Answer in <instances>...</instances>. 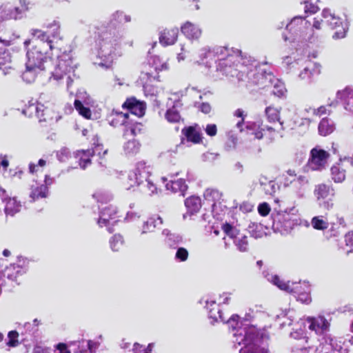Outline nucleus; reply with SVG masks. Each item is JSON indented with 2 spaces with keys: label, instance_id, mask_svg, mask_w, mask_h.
<instances>
[{
  "label": "nucleus",
  "instance_id": "5fc2aeb1",
  "mask_svg": "<svg viewBox=\"0 0 353 353\" xmlns=\"http://www.w3.org/2000/svg\"><path fill=\"white\" fill-rule=\"evenodd\" d=\"M97 202L105 203L110 201L112 198V194L105 190H98L92 194Z\"/></svg>",
  "mask_w": 353,
  "mask_h": 353
},
{
  "label": "nucleus",
  "instance_id": "a878e982",
  "mask_svg": "<svg viewBox=\"0 0 353 353\" xmlns=\"http://www.w3.org/2000/svg\"><path fill=\"white\" fill-rule=\"evenodd\" d=\"M0 44L3 46H10V41L0 39ZM11 56L4 48L0 47V70H1L4 74H8L12 70L10 65Z\"/></svg>",
  "mask_w": 353,
  "mask_h": 353
},
{
  "label": "nucleus",
  "instance_id": "72a5a7b5",
  "mask_svg": "<svg viewBox=\"0 0 353 353\" xmlns=\"http://www.w3.org/2000/svg\"><path fill=\"white\" fill-rule=\"evenodd\" d=\"M48 194V188L45 184H33L31 185L30 192V198L31 201H34L39 199L46 198Z\"/></svg>",
  "mask_w": 353,
  "mask_h": 353
},
{
  "label": "nucleus",
  "instance_id": "a18cd8bd",
  "mask_svg": "<svg viewBox=\"0 0 353 353\" xmlns=\"http://www.w3.org/2000/svg\"><path fill=\"white\" fill-rule=\"evenodd\" d=\"M110 20L112 23H117L119 24H123L130 22L131 17L123 11L117 10L111 14Z\"/></svg>",
  "mask_w": 353,
  "mask_h": 353
},
{
  "label": "nucleus",
  "instance_id": "8fccbe9b",
  "mask_svg": "<svg viewBox=\"0 0 353 353\" xmlns=\"http://www.w3.org/2000/svg\"><path fill=\"white\" fill-rule=\"evenodd\" d=\"M148 63L157 72L167 69V64L162 62L158 56H151L148 59Z\"/></svg>",
  "mask_w": 353,
  "mask_h": 353
},
{
  "label": "nucleus",
  "instance_id": "7c9ffc66",
  "mask_svg": "<svg viewBox=\"0 0 353 353\" xmlns=\"http://www.w3.org/2000/svg\"><path fill=\"white\" fill-rule=\"evenodd\" d=\"M163 224L162 219L158 215H153L144 221L141 228V234L154 232L155 229Z\"/></svg>",
  "mask_w": 353,
  "mask_h": 353
},
{
  "label": "nucleus",
  "instance_id": "dca6fc26",
  "mask_svg": "<svg viewBox=\"0 0 353 353\" xmlns=\"http://www.w3.org/2000/svg\"><path fill=\"white\" fill-rule=\"evenodd\" d=\"M257 72L261 75L263 79L260 78L259 83H253L254 85L268 86L269 84L272 86L273 89L272 92L274 95L279 97H282L286 92V89L283 82L280 81L279 79L275 78L273 74L270 72L263 73L259 68L257 67Z\"/></svg>",
  "mask_w": 353,
  "mask_h": 353
},
{
  "label": "nucleus",
  "instance_id": "680f3d73",
  "mask_svg": "<svg viewBox=\"0 0 353 353\" xmlns=\"http://www.w3.org/2000/svg\"><path fill=\"white\" fill-rule=\"evenodd\" d=\"M278 188L279 186L274 181H269L265 184V187L263 189L266 194L272 195Z\"/></svg>",
  "mask_w": 353,
  "mask_h": 353
},
{
  "label": "nucleus",
  "instance_id": "ea45409f",
  "mask_svg": "<svg viewBox=\"0 0 353 353\" xmlns=\"http://www.w3.org/2000/svg\"><path fill=\"white\" fill-rule=\"evenodd\" d=\"M335 130V124L328 118H323L319 124V132L322 136H327Z\"/></svg>",
  "mask_w": 353,
  "mask_h": 353
},
{
  "label": "nucleus",
  "instance_id": "e2e57ef3",
  "mask_svg": "<svg viewBox=\"0 0 353 353\" xmlns=\"http://www.w3.org/2000/svg\"><path fill=\"white\" fill-rule=\"evenodd\" d=\"M19 336V334L16 331H10L8 334V341L7 343V345L10 347H15L18 345V340L17 338Z\"/></svg>",
  "mask_w": 353,
  "mask_h": 353
},
{
  "label": "nucleus",
  "instance_id": "4c0bfd02",
  "mask_svg": "<svg viewBox=\"0 0 353 353\" xmlns=\"http://www.w3.org/2000/svg\"><path fill=\"white\" fill-rule=\"evenodd\" d=\"M307 23L305 19L301 16L294 17L289 23L286 24V29L290 32L297 34L303 27Z\"/></svg>",
  "mask_w": 353,
  "mask_h": 353
},
{
  "label": "nucleus",
  "instance_id": "37998d69",
  "mask_svg": "<svg viewBox=\"0 0 353 353\" xmlns=\"http://www.w3.org/2000/svg\"><path fill=\"white\" fill-rule=\"evenodd\" d=\"M92 148L90 149L92 155H98L100 157H104L108 153V149H104L103 145L99 141V138L97 135H94L92 139Z\"/></svg>",
  "mask_w": 353,
  "mask_h": 353
},
{
  "label": "nucleus",
  "instance_id": "e433bc0d",
  "mask_svg": "<svg viewBox=\"0 0 353 353\" xmlns=\"http://www.w3.org/2000/svg\"><path fill=\"white\" fill-rule=\"evenodd\" d=\"M342 163L339 161V163L333 165L330 169L332 179L335 183H341L345 179V170L341 166Z\"/></svg>",
  "mask_w": 353,
  "mask_h": 353
},
{
  "label": "nucleus",
  "instance_id": "f8f14e48",
  "mask_svg": "<svg viewBox=\"0 0 353 353\" xmlns=\"http://www.w3.org/2000/svg\"><path fill=\"white\" fill-rule=\"evenodd\" d=\"M30 33L34 39L33 40H26L23 42L25 47L32 44L41 43L43 48L44 49L51 50L54 48H57L61 50L59 40L54 36H53V39H50V36L47 34L46 32L39 29H32Z\"/></svg>",
  "mask_w": 353,
  "mask_h": 353
},
{
  "label": "nucleus",
  "instance_id": "b1692460",
  "mask_svg": "<svg viewBox=\"0 0 353 353\" xmlns=\"http://www.w3.org/2000/svg\"><path fill=\"white\" fill-rule=\"evenodd\" d=\"M336 99L339 100L343 108L353 114V88L346 87L336 92Z\"/></svg>",
  "mask_w": 353,
  "mask_h": 353
},
{
  "label": "nucleus",
  "instance_id": "412c9836",
  "mask_svg": "<svg viewBox=\"0 0 353 353\" xmlns=\"http://www.w3.org/2000/svg\"><path fill=\"white\" fill-rule=\"evenodd\" d=\"M234 115L236 117L243 118L244 115V112L241 109H237ZM243 125V119H242L241 121H239L236 123V127L239 129L240 132L245 131L248 134L254 135V137L257 139H261L263 138V134L262 130L264 129H260V126L259 124L252 122H247L245 124V129L242 128Z\"/></svg>",
  "mask_w": 353,
  "mask_h": 353
},
{
  "label": "nucleus",
  "instance_id": "c03bdc74",
  "mask_svg": "<svg viewBox=\"0 0 353 353\" xmlns=\"http://www.w3.org/2000/svg\"><path fill=\"white\" fill-rule=\"evenodd\" d=\"M268 228V226H264L261 223H252L249 225V232L252 236L255 239H259L266 234L265 230Z\"/></svg>",
  "mask_w": 353,
  "mask_h": 353
},
{
  "label": "nucleus",
  "instance_id": "9d476101",
  "mask_svg": "<svg viewBox=\"0 0 353 353\" xmlns=\"http://www.w3.org/2000/svg\"><path fill=\"white\" fill-rule=\"evenodd\" d=\"M321 17L332 29L336 30L333 38L343 39L346 36L348 30V23L347 21H342V19L332 13L329 8L323 10Z\"/></svg>",
  "mask_w": 353,
  "mask_h": 353
},
{
  "label": "nucleus",
  "instance_id": "bb28decb",
  "mask_svg": "<svg viewBox=\"0 0 353 353\" xmlns=\"http://www.w3.org/2000/svg\"><path fill=\"white\" fill-rule=\"evenodd\" d=\"M205 308L208 312L209 319H212L211 323L213 324L214 322L219 321L225 322V319L223 316V313L220 309V305L216 304L214 300H205Z\"/></svg>",
  "mask_w": 353,
  "mask_h": 353
},
{
  "label": "nucleus",
  "instance_id": "f03ea898",
  "mask_svg": "<svg viewBox=\"0 0 353 353\" xmlns=\"http://www.w3.org/2000/svg\"><path fill=\"white\" fill-rule=\"evenodd\" d=\"M239 319L238 315L233 314L226 322L234 332V347H236V345H243L239 353H268V337L247 321L239 322Z\"/></svg>",
  "mask_w": 353,
  "mask_h": 353
},
{
  "label": "nucleus",
  "instance_id": "79ce46f5",
  "mask_svg": "<svg viewBox=\"0 0 353 353\" xmlns=\"http://www.w3.org/2000/svg\"><path fill=\"white\" fill-rule=\"evenodd\" d=\"M140 148V143L136 139H132L124 143L123 151L128 156H134L139 153Z\"/></svg>",
  "mask_w": 353,
  "mask_h": 353
},
{
  "label": "nucleus",
  "instance_id": "49530a36",
  "mask_svg": "<svg viewBox=\"0 0 353 353\" xmlns=\"http://www.w3.org/2000/svg\"><path fill=\"white\" fill-rule=\"evenodd\" d=\"M331 191H332V189L330 186L325 184H319L315 188L314 194L319 201L321 199L327 198Z\"/></svg>",
  "mask_w": 353,
  "mask_h": 353
},
{
  "label": "nucleus",
  "instance_id": "9b49d317",
  "mask_svg": "<svg viewBox=\"0 0 353 353\" xmlns=\"http://www.w3.org/2000/svg\"><path fill=\"white\" fill-rule=\"evenodd\" d=\"M228 54V49L222 46L204 47L199 50V63L207 68H210L212 64L218 63L220 57Z\"/></svg>",
  "mask_w": 353,
  "mask_h": 353
},
{
  "label": "nucleus",
  "instance_id": "4d7b16f0",
  "mask_svg": "<svg viewBox=\"0 0 353 353\" xmlns=\"http://www.w3.org/2000/svg\"><path fill=\"white\" fill-rule=\"evenodd\" d=\"M156 77L153 76L150 72H142L140 76V80L143 82V86L145 92H149L148 88L149 83L152 81V79H155Z\"/></svg>",
  "mask_w": 353,
  "mask_h": 353
},
{
  "label": "nucleus",
  "instance_id": "a211bd4d",
  "mask_svg": "<svg viewBox=\"0 0 353 353\" xmlns=\"http://www.w3.org/2000/svg\"><path fill=\"white\" fill-rule=\"evenodd\" d=\"M92 102V99L84 90H79L75 95L74 106L80 115L85 119H90L91 111L85 105H89Z\"/></svg>",
  "mask_w": 353,
  "mask_h": 353
},
{
  "label": "nucleus",
  "instance_id": "20e7f679",
  "mask_svg": "<svg viewBox=\"0 0 353 353\" xmlns=\"http://www.w3.org/2000/svg\"><path fill=\"white\" fill-rule=\"evenodd\" d=\"M42 43L30 45L26 48V70L22 74L23 79L28 82L34 81L38 75L45 70V63L49 57L50 50L43 48Z\"/></svg>",
  "mask_w": 353,
  "mask_h": 353
},
{
  "label": "nucleus",
  "instance_id": "473e14b6",
  "mask_svg": "<svg viewBox=\"0 0 353 353\" xmlns=\"http://www.w3.org/2000/svg\"><path fill=\"white\" fill-rule=\"evenodd\" d=\"M179 30L177 28L170 30H164L159 36V42L163 46L174 44L178 37Z\"/></svg>",
  "mask_w": 353,
  "mask_h": 353
},
{
  "label": "nucleus",
  "instance_id": "f257e3e1",
  "mask_svg": "<svg viewBox=\"0 0 353 353\" xmlns=\"http://www.w3.org/2000/svg\"><path fill=\"white\" fill-rule=\"evenodd\" d=\"M258 61L247 54H230L220 57L216 65V71L223 75L236 77L239 81H247L250 83H259L260 78L257 72Z\"/></svg>",
  "mask_w": 353,
  "mask_h": 353
},
{
  "label": "nucleus",
  "instance_id": "6e6552de",
  "mask_svg": "<svg viewBox=\"0 0 353 353\" xmlns=\"http://www.w3.org/2000/svg\"><path fill=\"white\" fill-rule=\"evenodd\" d=\"M48 96L45 94H41L38 101H30L26 105L22 113L29 117L36 116L39 122L42 121H58L61 116L58 112H54L50 110L49 106H46L43 102L46 101Z\"/></svg>",
  "mask_w": 353,
  "mask_h": 353
},
{
  "label": "nucleus",
  "instance_id": "603ef678",
  "mask_svg": "<svg viewBox=\"0 0 353 353\" xmlns=\"http://www.w3.org/2000/svg\"><path fill=\"white\" fill-rule=\"evenodd\" d=\"M203 196L208 201L215 202L219 201L221 193L216 189L208 188L204 192Z\"/></svg>",
  "mask_w": 353,
  "mask_h": 353
},
{
  "label": "nucleus",
  "instance_id": "774afa93",
  "mask_svg": "<svg viewBox=\"0 0 353 353\" xmlns=\"http://www.w3.org/2000/svg\"><path fill=\"white\" fill-rule=\"evenodd\" d=\"M319 10V7L313 3L305 1L304 10L305 13L314 14Z\"/></svg>",
  "mask_w": 353,
  "mask_h": 353
},
{
  "label": "nucleus",
  "instance_id": "5701e85b",
  "mask_svg": "<svg viewBox=\"0 0 353 353\" xmlns=\"http://www.w3.org/2000/svg\"><path fill=\"white\" fill-rule=\"evenodd\" d=\"M66 74V59L64 54L58 57L54 63L53 70L50 72L49 81L54 80L59 82L63 80Z\"/></svg>",
  "mask_w": 353,
  "mask_h": 353
},
{
  "label": "nucleus",
  "instance_id": "cd10ccee",
  "mask_svg": "<svg viewBox=\"0 0 353 353\" xmlns=\"http://www.w3.org/2000/svg\"><path fill=\"white\" fill-rule=\"evenodd\" d=\"M181 32L190 40H197L200 38L202 30L199 26L186 21L181 27Z\"/></svg>",
  "mask_w": 353,
  "mask_h": 353
},
{
  "label": "nucleus",
  "instance_id": "393cba45",
  "mask_svg": "<svg viewBox=\"0 0 353 353\" xmlns=\"http://www.w3.org/2000/svg\"><path fill=\"white\" fill-rule=\"evenodd\" d=\"M23 11L22 8H19L9 3L3 4L0 6V22L10 19H18L21 17Z\"/></svg>",
  "mask_w": 353,
  "mask_h": 353
},
{
  "label": "nucleus",
  "instance_id": "f704fd0d",
  "mask_svg": "<svg viewBox=\"0 0 353 353\" xmlns=\"http://www.w3.org/2000/svg\"><path fill=\"white\" fill-rule=\"evenodd\" d=\"M162 234L165 236V242L170 248L176 249L183 243V237L180 234L172 233L169 230L165 229Z\"/></svg>",
  "mask_w": 353,
  "mask_h": 353
},
{
  "label": "nucleus",
  "instance_id": "2f4dec72",
  "mask_svg": "<svg viewBox=\"0 0 353 353\" xmlns=\"http://www.w3.org/2000/svg\"><path fill=\"white\" fill-rule=\"evenodd\" d=\"M165 188L168 190H170L173 193H179L182 196H185L188 188V185L183 179L169 181L165 184Z\"/></svg>",
  "mask_w": 353,
  "mask_h": 353
},
{
  "label": "nucleus",
  "instance_id": "c756f323",
  "mask_svg": "<svg viewBox=\"0 0 353 353\" xmlns=\"http://www.w3.org/2000/svg\"><path fill=\"white\" fill-rule=\"evenodd\" d=\"M92 157L91 150H78L74 154V159L78 163L80 168L85 170L92 163L91 157Z\"/></svg>",
  "mask_w": 353,
  "mask_h": 353
},
{
  "label": "nucleus",
  "instance_id": "4be33fe9",
  "mask_svg": "<svg viewBox=\"0 0 353 353\" xmlns=\"http://www.w3.org/2000/svg\"><path fill=\"white\" fill-rule=\"evenodd\" d=\"M303 324L305 327L307 326L310 330L314 331L318 334H324L330 326L329 322L323 316L308 317Z\"/></svg>",
  "mask_w": 353,
  "mask_h": 353
},
{
  "label": "nucleus",
  "instance_id": "c85d7f7f",
  "mask_svg": "<svg viewBox=\"0 0 353 353\" xmlns=\"http://www.w3.org/2000/svg\"><path fill=\"white\" fill-rule=\"evenodd\" d=\"M122 107L128 108L132 114L139 117L144 114L145 110V104L138 101L135 98L127 99L122 105Z\"/></svg>",
  "mask_w": 353,
  "mask_h": 353
},
{
  "label": "nucleus",
  "instance_id": "338daca9",
  "mask_svg": "<svg viewBox=\"0 0 353 353\" xmlns=\"http://www.w3.org/2000/svg\"><path fill=\"white\" fill-rule=\"evenodd\" d=\"M305 111L307 112H311L313 115L321 117L326 114L327 109L325 106L322 105L318 108H310L308 109H305Z\"/></svg>",
  "mask_w": 353,
  "mask_h": 353
},
{
  "label": "nucleus",
  "instance_id": "7ed1b4c3",
  "mask_svg": "<svg viewBox=\"0 0 353 353\" xmlns=\"http://www.w3.org/2000/svg\"><path fill=\"white\" fill-rule=\"evenodd\" d=\"M125 36L126 32L124 30L112 26L104 27L99 32L96 41L98 56L105 61V63H99V65L109 67L112 61L113 54L121 46L122 41L125 45L132 46V40L124 41Z\"/></svg>",
  "mask_w": 353,
  "mask_h": 353
},
{
  "label": "nucleus",
  "instance_id": "864d4df0",
  "mask_svg": "<svg viewBox=\"0 0 353 353\" xmlns=\"http://www.w3.org/2000/svg\"><path fill=\"white\" fill-rule=\"evenodd\" d=\"M141 129L139 124L128 123V122L124 125L123 135L125 137L129 136H136Z\"/></svg>",
  "mask_w": 353,
  "mask_h": 353
},
{
  "label": "nucleus",
  "instance_id": "13d9d810",
  "mask_svg": "<svg viewBox=\"0 0 353 353\" xmlns=\"http://www.w3.org/2000/svg\"><path fill=\"white\" fill-rule=\"evenodd\" d=\"M128 114L122 112L117 114L116 118H114L110 124L114 127L118 125H125L127 123Z\"/></svg>",
  "mask_w": 353,
  "mask_h": 353
},
{
  "label": "nucleus",
  "instance_id": "39448f33",
  "mask_svg": "<svg viewBox=\"0 0 353 353\" xmlns=\"http://www.w3.org/2000/svg\"><path fill=\"white\" fill-rule=\"evenodd\" d=\"M272 229L282 235L290 234L295 226L301 223V220L295 208L278 210L276 208L271 214Z\"/></svg>",
  "mask_w": 353,
  "mask_h": 353
},
{
  "label": "nucleus",
  "instance_id": "3c124183",
  "mask_svg": "<svg viewBox=\"0 0 353 353\" xmlns=\"http://www.w3.org/2000/svg\"><path fill=\"white\" fill-rule=\"evenodd\" d=\"M265 114L270 123L279 121L280 125L282 127L283 122L279 120V112L276 108L271 106L267 107L265 109Z\"/></svg>",
  "mask_w": 353,
  "mask_h": 353
},
{
  "label": "nucleus",
  "instance_id": "09e8293b",
  "mask_svg": "<svg viewBox=\"0 0 353 353\" xmlns=\"http://www.w3.org/2000/svg\"><path fill=\"white\" fill-rule=\"evenodd\" d=\"M311 225L314 229L319 230H324L329 226L327 220L324 219L323 216H316L312 219Z\"/></svg>",
  "mask_w": 353,
  "mask_h": 353
},
{
  "label": "nucleus",
  "instance_id": "1a4fd4ad",
  "mask_svg": "<svg viewBox=\"0 0 353 353\" xmlns=\"http://www.w3.org/2000/svg\"><path fill=\"white\" fill-rule=\"evenodd\" d=\"M221 229L225 234L233 241V243L239 252L248 250V236L237 228L236 221L225 220L221 223Z\"/></svg>",
  "mask_w": 353,
  "mask_h": 353
},
{
  "label": "nucleus",
  "instance_id": "a19ab883",
  "mask_svg": "<svg viewBox=\"0 0 353 353\" xmlns=\"http://www.w3.org/2000/svg\"><path fill=\"white\" fill-rule=\"evenodd\" d=\"M181 105L182 103L180 101H176L172 108H170L167 110L165 118L169 122L176 123L180 121L181 116L177 108H180Z\"/></svg>",
  "mask_w": 353,
  "mask_h": 353
},
{
  "label": "nucleus",
  "instance_id": "58836bf2",
  "mask_svg": "<svg viewBox=\"0 0 353 353\" xmlns=\"http://www.w3.org/2000/svg\"><path fill=\"white\" fill-rule=\"evenodd\" d=\"M182 133L186 137L187 141H190L194 143H199L201 141V134L194 127L190 126L185 128L183 129Z\"/></svg>",
  "mask_w": 353,
  "mask_h": 353
},
{
  "label": "nucleus",
  "instance_id": "6ab92c4d",
  "mask_svg": "<svg viewBox=\"0 0 353 353\" xmlns=\"http://www.w3.org/2000/svg\"><path fill=\"white\" fill-rule=\"evenodd\" d=\"M330 154L325 150L314 148L310 151L307 165L312 170H322L327 165Z\"/></svg>",
  "mask_w": 353,
  "mask_h": 353
},
{
  "label": "nucleus",
  "instance_id": "423d86ee",
  "mask_svg": "<svg viewBox=\"0 0 353 353\" xmlns=\"http://www.w3.org/2000/svg\"><path fill=\"white\" fill-rule=\"evenodd\" d=\"M152 166L148 161L141 160L136 163L132 172L129 175L130 180L139 187L144 194L152 196L157 193V186L150 178Z\"/></svg>",
  "mask_w": 353,
  "mask_h": 353
},
{
  "label": "nucleus",
  "instance_id": "de8ad7c7",
  "mask_svg": "<svg viewBox=\"0 0 353 353\" xmlns=\"http://www.w3.org/2000/svg\"><path fill=\"white\" fill-rule=\"evenodd\" d=\"M109 243L112 251L118 252L123 246V237L120 234H116L110 239Z\"/></svg>",
  "mask_w": 353,
  "mask_h": 353
},
{
  "label": "nucleus",
  "instance_id": "052dcab7",
  "mask_svg": "<svg viewBox=\"0 0 353 353\" xmlns=\"http://www.w3.org/2000/svg\"><path fill=\"white\" fill-rule=\"evenodd\" d=\"M282 59V65L288 70L292 68L295 64H297L296 58L292 56H285Z\"/></svg>",
  "mask_w": 353,
  "mask_h": 353
},
{
  "label": "nucleus",
  "instance_id": "6e6d98bb",
  "mask_svg": "<svg viewBox=\"0 0 353 353\" xmlns=\"http://www.w3.org/2000/svg\"><path fill=\"white\" fill-rule=\"evenodd\" d=\"M176 249V252L174 256L175 260L179 262L185 261L188 259L189 255V252L187 249L183 247H178Z\"/></svg>",
  "mask_w": 353,
  "mask_h": 353
},
{
  "label": "nucleus",
  "instance_id": "ddd939ff",
  "mask_svg": "<svg viewBox=\"0 0 353 353\" xmlns=\"http://www.w3.org/2000/svg\"><path fill=\"white\" fill-rule=\"evenodd\" d=\"M103 341V336L99 335L94 340H81L68 343V353H95Z\"/></svg>",
  "mask_w": 353,
  "mask_h": 353
},
{
  "label": "nucleus",
  "instance_id": "c9c22d12",
  "mask_svg": "<svg viewBox=\"0 0 353 353\" xmlns=\"http://www.w3.org/2000/svg\"><path fill=\"white\" fill-rule=\"evenodd\" d=\"M185 205L188 210L187 214L192 215L201 208V200L199 196H191L185 200Z\"/></svg>",
  "mask_w": 353,
  "mask_h": 353
},
{
  "label": "nucleus",
  "instance_id": "0e129e2a",
  "mask_svg": "<svg viewBox=\"0 0 353 353\" xmlns=\"http://www.w3.org/2000/svg\"><path fill=\"white\" fill-rule=\"evenodd\" d=\"M307 67L311 72V75L312 78L314 76H317L321 74V65L316 62L310 63L307 65Z\"/></svg>",
  "mask_w": 353,
  "mask_h": 353
},
{
  "label": "nucleus",
  "instance_id": "f3484780",
  "mask_svg": "<svg viewBox=\"0 0 353 353\" xmlns=\"http://www.w3.org/2000/svg\"><path fill=\"white\" fill-rule=\"evenodd\" d=\"M316 351L318 353H347V350L343 347L341 341L332 338L327 334L322 337Z\"/></svg>",
  "mask_w": 353,
  "mask_h": 353
},
{
  "label": "nucleus",
  "instance_id": "bf43d9fd",
  "mask_svg": "<svg viewBox=\"0 0 353 353\" xmlns=\"http://www.w3.org/2000/svg\"><path fill=\"white\" fill-rule=\"evenodd\" d=\"M79 63L77 61V57L71 55L68 59V74L72 72V76L75 77L77 76L75 70L77 68Z\"/></svg>",
  "mask_w": 353,
  "mask_h": 353
},
{
  "label": "nucleus",
  "instance_id": "4468645a",
  "mask_svg": "<svg viewBox=\"0 0 353 353\" xmlns=\"http://www.w3.org/2000/svg\"><path fill=\"white\" fill-rule=\"evenodd\" d=\"M117 217V207L110 205L100 209L96 221L99 227H106L108 231L112 233L113 232L112 226L118 222Z\"/></svg>",
  "mask_w": 353,
  "mask_h": 353
},
{
  "label": "nucleus",
  "instance_id": "aec40b11",
  "mask_svg": "<svg viewBox=\"0 0 353 353\" xmlns=\"http://www.w3.org/2000/svg\"><path fill=\"white\" fill-rule=\"evenodd\" d=\"M0 197L4 204V212L7 216H14L21 209V203L16 197H10L6 194V192L0 188Z\"/></svg>",
  "mask_w": 353,
  "mask_h": 353
},
{
  "label": "nucleus",
  "instance_id": "69168bd1",
  "mask_svg": "<svg viewBox=\"0 0 353 353\" xmlns=\"http://www.w3.org/2000/svg\"><path fill=\"white\" fill-rule=\"evenodd\" d=\"M299 78L301 80L307 81L310 83L312 79V77L311 75V72L310 71L307 65L304 68L303 70H301L299 74Z\"/></svg>",
  "mask_w": 353,
  "mask_h": 353
},
{
  "label": "nucleus",
  "instance_id": "2eb2a0df",
  "mask_svg": "<svg viewBox=\"0 0 353 353\" xmlns=\"http://www.w3.org/2000/svg\"><path fill=\"white\" fill-rule=\"evenodd\" d=\"M26 270V261L24 259H19L17 263L10 264L3 272H0V285L6 284V279L14 282L17 281V277L22 275Z\"/></svg>",
  "mask_w": 353,
  "mask_h": 353
},
{
  "label": "nucleus",
  "instance_id": "0eeeda50",
  "mask_svg": "<svg viewBox=\"0 0 353 353\" xmlns=\"http://www.w3.org/2000/svg\"><path fill=\"white\" fill-rule=\"evenodd\" d=\"M265 276L267 280L279 289L292 294L298 301L303 303H309L311 301L310 286L308 282H284L281 281L276 275L267 273Z\"/></svg>",
  "mask_w": 353,
  "mask_h": 353
}]
</instances>
